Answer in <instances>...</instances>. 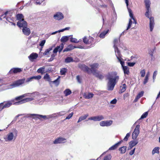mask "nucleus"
Here are the masks:
<instances>
[{
	"instance_id": "de8ad7c7",
	"label": "nucleus",
	"mask_w": 160,
	"mask_h": 160,
	"mask_svg": "<svg viewBox=\"0 0 160 160\" xmlns=\"http://www.w3.org/2000/svg\"><path fill=\"white\" fill-rule=\"evenodd\" d=\"M132 23V21L131 19H129V23L128 24V26L127 28L126 29V30H128L129 29L131 28Z\"/></svg>"
},
{
	"instance_id": "20e7f679",
	"label": "nucleus",
	"mask_w": 160,
	"mask_h": 160,
	"mask_svg": "<svg viewBox=\"0 0 160 160\" xmlns=\"http://www.w3.org/2000/svg\"><path fill=\"white\" fill-rule=\"evenodd\" d=\"M125 31L123 32L121 34L118 39L115 38L114 39L113 43H114V50L116 56L118 59V60H124L122 58V56L118 48L117 47V46L118 44V41H120V38L121 35L124 34ZM124 60H126L125 59Z\"/></svg>"
},
{
	"instance_id": "ea45409f",
	"label": "nucleus",
	"mask_w": 160,
	"mask_h": 160,
	"mask_svg": "<svg viewBox=\"0 0 160 160\" xmlns=\"http://www.w3.org/2000/svg\"><path fill=\"white\" fill-rule=\"evenodd\" d=\"M93 94L91 93H89L88 95H85V97L87 99H90L92 98L93 96Z\"/></svg>"
},
{
	"instance_id": "774afa93",
	"label": "nucleus",
	"mask_w": 160,
	"mask_h": 160,
	"mask_svg": "<svg viewBox=\"0 0 160 160\" xmlns=\"http://www.w3.org/2000/svg\"><path fill=\"white\" fill-rule=\"evenodd\" d=\"M135 148L132 150L131 151H130L129 152V153L130 155H132L135 152Z\"/></svg>"
},
{
	"instance_id": "f03ea898",
	"label": "nucleus",
	"mask_w": 160,
	"mask_h": 160,
	"mask_svg": "<svg viewBox=\"0 0 160 160\" xmlns=\"http://www.w3.org/2000/svg\"><path fill=\"white\" fill-rule=\"evenodd\" d=\"M107 78L108 80V89L110 91L112 90L115 86L119 80V77L116 72H112L108 73L107 75Z\"/></svg>"
},
{
	"instance_id": "39448f33",
	"label": "nucleus",
	"mask_w": 160,
	"mask_h": 160,
	"mask_svg": "<svg viewBox=\"0 0 160 160\" xmlns=\"http://www.w3.org/2000/svg\"><path fill=\"white\" fill-rule=\"evenodd\" d=\"M33 79V76L28 78L27 79H26L25 78H23L21 79H19L18 80L15 81L11 85V86H13L14 87H18L20 85H22L25 82H29L31 81Z\"/></svg>"
},
{
	"instance_id": "0e129e2a",
	"label": "nucleus",
	"mask_w": 160,
	"mask_h": 160,
	"mask_svg": "<svg viewBox=\"0 0 160 160\" xmlns=\"http://www.w3.org/2000/svg\"><path fill=\"white\" fill-rule=\"evenodd\" d=\"M5 102H2L0 103V111H1L4 108L3 107V103Z\"/></svg>"
},
{
	"instance_id": "e433bc0d",
	"label": "nucleus",
	"mask_w": 160,
	"mask_h": 160,
	"mask_svg": "<svg viewBox=\"0 0 160 160\" xmlns=\"http://www.w3.org/2000/svg\"><path fill=\"white\" fill-rule=\"evenodd\" d=\"M18 20L20 21V20H23L22 18H23V15L22 14H18L16 16Z\"/></svg>"
},
{
	"instance_id": "c85d7f7f",
	"label": "nucleus",
	"mask_w": 160,
	"mask_h": 160,
	"mask_svg": "<svg viewBox=\"0 0 160 160\" xmlns=\"http://www.w3.org/2000/svg\"><path fill=\"white\" fill-rule=\"evenodd\" d=\"M63 93L65 96H67L71 94L72 92L70 89H67L64 91Z\"/></svg>"
},
{
	"instance_id": "7c9ffc66",
	"label": "nucleus",
	"mask_w": 160,
	"mask_h": 160,
	"mask_svg": "<svg viewBox=\"0 0 160 160\" xmlns=\"http://www.w3.org/2000/svg\"><path fill=\"white\" fill-rule=\"evenodd\" d=\"M119 42H120V43L119 44V47L122 48V49H123L124 50H127V48L126 46V45L125 44H124L122 42H121L120 41H119Z\"/></svg>"
},
{
	"instance_id": "37998d69",
	"label": "nucleus",
	"mask_w": 160,
	"mask_h": 160,
	"mask_svg": "<svg viewBox=\"0 0 160 160\" xmlns=\"http://www.w3.org/2000/svg\"><path fill=\"white\" fill-rule=\"evenodd\" d=\"M67 69L66 68H62L60 70V73L62 75H65Z\"/></svg>"
},
{
	"instance_id": "aec40b11",
	"label": "nucleus",
	"mask_w": 160,
	"mask_h": 160,
	"mask_svg": "<svg viewBox=\"0 0 160 160\" xmlns=\"http://www.w3.org/2000/svg\"><path fill=\"white\" fill-rule=\"evenodd\" d=\"M72 36V35H70L69 36H63L61 38V41L62 42H66L69 40V38Z\"/></svg>"
},
{
	"instance_id": "4d7b16f0",
	"label": "nucleus",
	"mask_w": 160,
	"mask_h": 160,
	"mask_svg": "<svg viewBox=\"0 0 160 160\" xmlns=\"http://www.w3.org/2000/svg\"><path fill=\"white\" fill-rule=\"evenodd\" d=\"M149 79V78H148L147 76L145 77L144 80L143 82V84L145 85L148 82Z\"/></svg>"
},
{
	"instance_id": "bf43d9fd",
	"label": "nucleus",
	"mask_w": 160,
	"mask_h": 160,
	"mask_svg": "<svg viewBox=\"0 0 160 160\" xmlns=\"http://www.w3.org/2000/svg\"><path fill=\"white\" fill-rule=\"evenodd\" d=\"M6 20L10 22H11L12 21H13L12 18L10 17H7L6 18Z\"/></svg>"
},
{
	"instance_id": "a18cd8bd",
	"label": "nucleus",
	"mask_w": 160,
	"mask_h": 160,
	"mask_svg": "<svg viewBox=\"0 0 160 160\" xmlns=\"http://www.w3.org/2000/svg\"><path fill=\"white\" fill-rule=\"evenodd\" d=\"M111 157L112 156L110 154L104 157L103 160H110Z\"/></svg>"
},
{
	"instance_id": "680f3d73",
	"label": "nucleus",
	"mask_w": 160,
	"mask_h": 160,
	"mask_svg": "<svg viewBox=\"0 0 160 160\" xmlns=\"http://www.w3.org/2000/svg\"><path fill=\"white\" fill-rule=\"evenodd\" d=\"M33 79L37 80H39L41 78V76L40 75L36 76H33Z\"/></svg>"
},
{
	"instance_id": "3c124183",
	"label": "nucleus",
	"mask_w": 160,
	"mask_h": 160,
	"mask_svg": "<svg viewBox=\"0 0 160 160\" xmlns=\"http://www.w3.org/2000/svg\"><path fill=\"white\" fill-rule=\"evenodd\" d=\"M144 94L143 91H141L140 92H139L138 94L137 95V98H140L141 97H142L143 96Z\"/></svg>"
},
{
	"instance_id": "b1692460",
	"label": "nucleus",
	"mask_w": 160,
	"mask_h": 160,
	"mask_svg": "<svg viewBox=\"0 0 160 160\" xmlns=\"http://www.w3.org/2000/svg\"><path fill=\"white\" fill-rule=\"evenodd\" d=\"M138 142L137 140H133L129 142V144L131 148H132L138 144Z\"/></svg>"
},
{
	"instance_id": "6e6d98bb",
	"label": "nucleus",
	"mask_w": 160,
	"mask_h": 160,
	"mask_svg": "<svg viewBox=\"0 0 160 160\" xmlns=\"http://www.w3.org/2000/svg\"><path fill=\"white\" fill-rule=\"evenodd\" d=\"M73 112H72L71 113H70L68 116L65 119H70L73 116Z\"/></svg>"
},
{
	"instance_id": "f8f14e48",
	"label": "nucleus",
	"mask_w": 160,
	"mask_h": 160,
	"mask_svg": "<svg viewBox=\"0 0 160 160\" xmlns=\"http://www.w3.org/2000/svg\"><path fill=\"white\" fill-rule=\"evenodd\" d=\"M27 22L24 20H20V21H18L17 22V25L18 27L20 28H23L25 27H27Z\"/></svg>"
},
{
	"instance_id": "c756f323",
	"label": "nucleus",
	"mask_w": 160,
	"mask_h": 160,
	"mask_svg": "<svg viewBox=\"0 0 160 160\" xmlns=\"http://www.w3.org/2000/svg\"><path fill=\"white\" fill-rule=\"evenodd\" d=\"M123 70L124 71V73L128 75L129 74V68L128 67L125 66L124 67H123L122 68Z\"/></svg>"
},
{
	"instance_id": "9b49d317",
	"label": "nucleus",
	"mask_w": 160,
	"mask_h": 160,
	"mask_svg": "<svg viewBox=\"0 0 160 160\" xmlns=\"http://www.w3.org/2000/svg\"><path fill=\"white\" fill-rule=\"evenodd\" d=\"M112 120L103 121L100 122V125L102 127L109 126L112 124Z\"/></svg>"
},
{
	"instance_id": "cd10ccee",
	"label": "nucleus",
	"mask_w": 160,
	"mask_h": 160,
	"mask_svg": "<svg viewBox=\"0 0 160 160\" xmlns=\"http://www.w3.org/2000/svg\"><path fill=\"white\" fill-rule=\"evenodd\" d=\"M8 13V12H6L2 15H1L0 17V20H2L4 21H5V20H6V18H7L6 15Z\"/></svg>"
},
{
	"instance_id": "dca6fc26",
	"label": "nucleus",
	"mask_w": 160,
	"mask_h": 160,
	"mask_svg": "<svg viewBox=\"0 0 160 160\" xmlns=\"http://www.w3.org/2000/svg\"><path fill=\"white\" fill-rule=\"evenodd\" d=\"M33 100V98H28L24 99L22 100L19 101L18 102V104H22L27 102L31 101Z\"/></svg>"
},
{
	"instance_id": "7ed1b4c3",
	"label": "nucleus",
	"mask_w": 160,
	"mask_h": 160,
	"mask_svg": "<svg viewBox=\"0 0 160 160\" xmlns=\"http://www.w3.org/2000/svg\"><path fill=\"white\" fill-rule=\"evenodd\" d=\"M144 2L146 8V12L145 13V15L146 17L149 19L150 29V31L152 32L154 27L155 22L154 17H149V13L151 11L150 5L151 2L149 0H145Z\"/></svg>"
},
{
	"instance_id": "6e6552de",
	"label": "nucleus",
	"mask_w": 160,
	"mask_h": 160,
	"mask_svg": "<svg viewBox=\"0 0 160 160\" xmlns=\"http://www.w3.org/2000/svg\"><path fill=\"white\" fill-rule=\"evenodd\" d=\"M125 0V3L126 4V5H127L128 10V11L129 13V16L133 20V21H134L133 23H134L136 24L137 23V21H136L135 18H134V17L133 16V14L132 12V11L129 8H128V0Z\"/></svg>"
},
{
	"instance_id": "423d86ee",
	"label": "nucleus",
	"mask_w": 160,
	"mask_h": 160,
	"mask_svg": "<svg viewBox=\"0 0 160 160\" xmlns=\"http://www.w3.org/2000/svg\"><path fill=\"white\" fill-rule=\"evenodd\" d=\"M3 103V107L4 108H8L10 107L12 104L14 105H18V102H14V100H12L11 101H8L6 102Z\"/></svg>"
},
{
	"instance_id": "9d476101",
	"label": "nucleus",
	"mask_w": 160,
	"mask_h": 160,
	"mask_svg": "<svg viewBox=\"0 0 160 160\" xmlns=\"http://www.w3.org/2000/svg\"><path fill=\"white\" fill-rule=\"evenodd\" d=\"M22 71L21 68H12L9 72L8 74H16L18 73H20Z\"/></svg>"
},
{
	"instance_id": "79ce46f5",
	"label": "nucleus",
	"mask_w": 160,
	"mask_h": 160,
	"mask_svg": "<svg viewBox=\"0 0 160 160\" xmlns=\"http://www.w3.org/2000/svg\"><path fill=\"white\" fill-rule=\"evenodd\" d=\"M83 41V42L86 44L88 45V38H87V37L85 36H84L82 39Z\"/></svg>"
},
{
	"instance_id": "338daca9",
	"label": "nucleus",
	"mask_w": 160,
	"mask_h": 160,
	"mask_svg": "<svg viewBox=\"0 0 160 160\" xmlns=\"http://www.w3.org/2000/svg\"><path fill=\"white\" fill-rule=\"evenodd\" d=\"M76 78L77 81L79 83H81V79L79 75L77 76L76 77Z\"/></svg>"
},
{
	"instance_id": "603ef678",
	"label": "nucleus",
	"mask_w": 160,
	"mask_h": 160,
	"mask_svg": "<svg viewBox=\"0 0 160 160\" xmlns=\"http://www.w3.org/2000/svg\"><path fill=\"white\" fill-rule=\"evenodd\" d=\"M139 57L137 55H134L133 56H132L131 57V59H139V58H138Z\"/></svg>"
},
{
	"instance_id": "f3484780",
	"label": "nucleus",
	"mask_w": 160,
	"mask_h": 160,
	"mask_svg": "<svg viewBox=\"0 0 160 160\" xmlns=\"http://www.w3.org/2000/svg\"><path fill=\"white\" fill-rule=\"evenodd\" d=\"M22 31L23 33L25 35L28 36L30 34L31 32L29 28L25 27L23 28Z\"/></svg>"
},
{
	"instance_id": "58836bf2",
	"label": "nucleus",
	"mask_w": 160,
	"mask_h": 160,
	"mask_svg": "<svg viewBox=\"0 0 160 160\" xmlns=\"http://www.w3.org/2000/svg\"><path fill=\"white\" fill-rule=\"evenodd\" d=\"M148 112H146L144 113L141 116V118L138 119V120H139L141 119H143L144 118L148 116Z\"/></svg>"
},
{
	"instance_id": "052dcab7",
	"label": "nucleus",
	"mask_w": 160,
	"mask_h": 160,
	"mask_svg": "<svg viewBox=\"0 0 160 160\" xmlns=\"http://www.w3.org/2000/svg\"><path fill=\"white\" fill-rule=\"evenodd\" d=\"M68 46L70 50H71L74 49V48H76L75 46H73L72 44H70L69 45H68Z\"/></svg>"
},
{
	"instance_id": "0eeeda50",
	"label": "nucleus",
	"mask_w": 160,
	"mask_h": 160,
	"mask_svg": "<svg viewBox=\"0 0 160 160\" xmlns=\"http://www.w3.org/2000/svg\"><path fill=\"white\" fill-rule=\"evenodd\" d=\"M139 125H137L132 133V137L133 139H135L138 136L139 132Z\"/></svg>"
},
{
	"instance_id": "69168bd1",
	"label": "nucleus",
	"mask_w": 160,
	"mask_h": 160,
	"mask_svg": "<svg viewBox=\"0 0 160 160\" xmlns=\"http://www.w3.org/2000/svg\"><path fill=\"white\" fill-rule=\"evenodd\" d=\"M117 102V99H116L115 98V99H113L111 101L110 103L111 104H115Z\"/></svg>"
},
{
	"instance_id": "2eb2a0df",
	"label": "nucleus",
	"mask_w": 160,
	"mask_h": 160,
	"mask_svg": "<svg viewBox=\"0 0 160 160\" xmlns=\"http://www.w3.org/2000/svg\"><path fill=\"white\" fill-rule=\"evenodd\" d=\"M94 38L92 37L89 36L88 38V45H90L89 46H88V48H90L94 45Z\"/></svg>"
},
{
	"instance_id": "5fc2aeb1",
	"label": "nucleus",
	"mask_w": 160,
	"mask_h": 160,
	"mask_svg": "<svg viewBox=\"0 0 160 160\" xmlns=\"http://www.w3.org/2000/svg\"><path fill=\"white\" fill-rule=\"evenodd\" d=\"M135 63H136L134 62H128L127 63L129 67L133 66Z\"/></svg>"
},
{
	"instance_id": "4c0bfd02",
	"label": "nucleus",
	"mask_w": 160,
	"mask_h": 160,
	"mask_svg": "<svg viewBox=\"0 0 160 160\" xmlns=\"http://www.w3.org/2000/svg\"><path fill=\"white\" fill-rule=\"evenodd\" d=\"M64 47V44L63 43H61L60 45L57 46L56 48H58V51L60 52L62 50Z\"/></svg>"
},
{
	"instance_id": "473e14b6",
	"label": "nucleus",
	"mask_w": 160,
	"mask_h": 160,
	"mask_svg": "<svg viewBox=\"0 0 160 160\" xmlns=\"http://www.w3.org/2000/svg\"><path fill=\"white\" fill-rule=\"evenodd\" d=\"M88 116V114L85 115L83 116H81L79 118V119L78 121V122H79L82 121L85 119Z\"/></svg>"
},
{
	"instance_id": "8fccbe9b",
	"label": "nucleus",
	"mask_w": 160,
	"mask_h": 160,
	"mask_svg": "<svg viewBox=\"0 0 160 160\" xmlns=\"http://www.w3.org/2000/svg\"><path fill=\"white\" fill-rule=\"evenodd\" d=\"M140 73L142 77H143L145 76V71L144 69L141 70L140 72Z\"/></svg>"
},
{
	"instance_id": "13d9d810",
	"label": "nucleus",
	"mask_w": 160,
	"mask_h": 160,
	"mask_svg": "<svg viewBox=\"0 0 160 160\" xmlns=\"http://www.w3.org/2000/svg\"><path fill=\"white\" fill-rule=\"evenodd\" d=\"M45 42L46 40H42L40 43L39 45L41 47L43 46L44 45Z\"/></svg>"
},
{
	"instance_id": "4be33fe9",
	"label": "nucleus",
	"mask_w": 160,
	"mask_h": 160,
	"mask_svg": "<svg viewBox=\"0 0 160 160\" xmlns=\"http://www.w3.org/2000/svg\"><path fill=\"white\" fill-rule=\"evenodd\" d=\"M32 117L35 116L34 118H38L39 119H41L42 118H43L44 119H46V116L45 115L43 116L38 114H32Z\"/></svg>"
},
{
	"instance_id": "4468645a",
	"label": "nucleus",
	"mask_w": 160,
	"mask_h": 160,
	"mask_svg": "<svg viewBox=\"0 0 160 160\" xmlns=\"http://www.w3.org/2000/svg\"><path fill=\"white\" fill-rule=\"evenodd\" d=\"M104 119V117L102 115L98 116H97L91 117L88 118V120H92L94 121H100Z\"/></svg>"
},
{
	"instance_id": "09e8293b",
	"label": "nucleus",
	"mask_w": 160,
	"mask_h": 160,
	"mask_svg": "<svg viewBox=\"0 0 160 160\" xmlns=\"http://www.w3.org/2000/svg\"><path fill=\"white\" fill-rule=\"evenodd\" d=\"M76 48H78L80 49H86L88 48V46H85L82 45H79L78 46H76Z\"/></svg>"
},
{
	"instance_id": "864d4df0",
	"label": "nucleus",
	"mask_w": 160,
	"mask_h": 160,
	"mask_svg": "<svg viewBox=\"0 0 160 160\" xmlns=\"http://www.w3.org/2000/svg\"><path fill=\"white\" fill-rule=\"evenodd\" d=\"M130 136V134L129 133H127L126 134V136L123 139V140L125 141H128V138Z\"/></svg>"
},
{
	"instance_id": "412c9836",
	"label": "nucleus",
	"mask_w": 160,
	"mask_h": 160,
	"mask_svg": "<svg viewBox=\"0 0 160 160\" xmlns=\"http://www.w3.org/2000/svg\"><path fill=\"white\" fill-rule=\"evenodd\" d=\"M121 88L119 91V93H122L124 92L126 90L127 88V86L125 83L122 84V86H121Z\"/></svg>"
},
{
	"instance_id": "393cba45",
	"label": "nucleus",
	"mask_w": 160,
	"mask_h": 160,
	"mask_svg": "<svg viewBox=\"0 0 160 160\" xmlns=\"http://www.w3.org/2000/svg\"><path fill=\"white\" fill-rule=\"evenodd\" d=\"M127 149V147L123 146L120 147L119 149V150L120 151L121 154H123L125 153Z\"/></svg>"
},
{
	"instance_id": "a19ab883",
	"label": "nucleus",
	"mask_w": 160,
	"mask_h": 160,
	"mask_svg": "<svg viewBox=\"0 0 160 160\" xmlns=\"http://www.w3.org/2000/svg\"><path fill=\"white\" fill-rule=\"evenodd\" d=\"M52 49V48L51 47L46 50L43 53V55H47L49 52Z\"/></svg>"
},
{
	"instance_id": "bb28decb",
	"label": "nucleus",
	"mask_w": 160,
	"mask_h": 160,
	"mask_svg": "<svg viewBox=\"0 0 160 160\" xmlns=\"http://www.w3.org/2000/svg\"><path fill=\"white\" fill-rule=\"evenodd\" d=\"M108 1L109 2V3H110V5L111 6V7L112 8V9L113 11V12H114V17H115V19H116V17H117V15H116V13L115 12V8L114 7V6H113V5L111 1V0H108Z\"/></svg>"
},
{
	"instance_id": "6ab92c4d",
	"label": "nucleus",
	"mask_w": 160,
	"mask_h": 160,
	"mask_svg": "<svg viewBox=\"0 0 160 160\" xmlns=\"http://www.w3.org/2000/svg\"><path fill=\"white\" fill-rule=\"evenodd\" d=\"M38 54L33 52L28 57V58L30 60H33L36 59L38 57Z\"/></svg>"
},
{
	"instance_id": "72a5a7b5",
	"label": "nucleus",
	"mask_w": 160,
	"mask_h": 160,
	"mask_svg": "<svg viewBox=\"0 0 160 160\" xmlns=\"http://www.w3.org/2000/svg\"><path fill=\"white\" fill-rule=\"evenodd\" d=\"M70 42H72L77 43L80 42V41H78L76 38H73L72 36V37H70Z\"/></svg>"
},
{
	"instance_id": "ddd939ff",
	"label": "nucleus",
	"mask_w": 160,
	"mask_h": 160,
	"mask_svg": "<svg viewBox=\"0 0 160 160\" xmlns=\"http://www.w3.org/2000/svg\"><path fill=\"white\" fill-rule=\"evenodd\" d=\"M66 139L62 137H59L56 139L53 142L54 144L60 143L65 142Z\"/></svg>"
},
{
	"instance_id": "f704fd0d",
	"label": "nucleus",
	"mask_w": 160,
	"mask_h": 160,
	"mask_svg": "<svg viewBox=\"0 0 160 160\" xmlns=\"http://www.w3.org/2000/svg\"><path fill=\"white\" fill-rule=\"evenodd\" d=\"M60 77H58V78L54 81L52 82L53 83L55 84L56 86H58L60 83L59 79Z\"/></svg>"
},
{
	"instance_id": "1a4fd4ad",
	"label": "nucleus",
	"mask_w": 160,
	"mask_h": 160,
	"mask_svg": "<svg viewBox=\"0 0 160 160\" xmlns=\"http://www.w3.org/2000/svg\"><path fill=\"white\" fill-rule=\"evenodd\" d=\"M54 18L58 20H60L64 18L63 14L61 12H57L53 16Z\"/></svg>"
},
{
	"instance_id": "c03bdc74",
	"label": "nucleus",
	"mask_w": 160,
	"mask_h": 160,
	"mask_svg": "<svg viewBox=\"0 0 160 160\" xmlns=\"http://www.w3.org/2000/svg\"><path fill=\"white\" fill-rule=\"evenodd\" d=\"M24 97V95H22L19 96V97H16L15 98V99H14V102H15V100H16V101L20 100V101H21V100H22V99Z\"/></svg>"
},
{
	"instance_id": "e2e57ef3",
	"label": "nucleus",
	"mask_w": 160,
	"mask_h": 160,
	"mask_svg": "<svg viewBox=\"0 0 160 160\" xmlns=\"http://www.w3.org/2000/svg\"><path fill=\"white\" fill-rule=\"evenodd\" d=\"M64 114V111H62L61 112H59L57 113V114L58 116H61L63 115Z\"/></svg>"
},
{
	"instance_id": "2f4dec72",
	"label": "nucleus",
	"mask_w": 160,
	"mask_h": 160,
	"mask_svg": "<svg viewBox=\"0 0 160 160\" xmlns=\"http://www.w3.org/2000/svg\"><path fill=\"white\" fill-rule=\"evenodd\" d=\"M159 147H156L155 148L153 149L152 151V154L153 155L155 153H159Z\"/></svg>"
},
{
	"instance_id": "5701e85b",
	"label": "nucleus",
	"mask_w": 160,
	"mask_h": 160,
	"mask_svg": "<svg viewBox=\"0 0 160 160\" xmlns=\"http://www.w3.org/2000/svg\"><path fill=\"white\" fill-rule=\"evenodd\" d=\"M109 29H108L106 31H104L100 33L99 35V37L102 38H104L105 36L109 32Z\"/></svg>"
},
{
	"instance_id": "c9c22d12",
	"label": "nucleus",
	"mask_w": 160,
	"mask_h": 160,
	"mask_svg": "<svg viewBox=\"0 0 160 160\" xmlns=\"http://www.w3.org/2000/svg\"><path fill=\"white\" fill-rule=\"evenodd\" d=\"M13 138V135L12 132L9 133L8 135V139L9 141L12 140Z\"/></svg>"
},
{
	"instance_id": "49530a36",
	"label": "nucleus",
	"mask_w": 160,
	"mask_h": 160,
	"mask_svg": "<svg viewBox=\"0 0 160 160\" xmlns=\"http://www.w3.org/2000/svg\"><path fill=\"white\" fill-rule=\"evenodd\" d=\"M44 68H39L37 70L38 73H42L44 71Z\"/></svg>"
},
{
	"instance_id": "f257e3e1",
	"label": "nucleus",
	"mask_w": 160,
	"mask_h": 160,
	"mask_svg": "<svg viewBox=\"0 0 160 160\" xmlns=\"http://www.w3.org/2000/svg\"><path fill=\"white\" fill-rule=\"evenodd\" d=\"M89 66L91 67L90 68L84 64H79L78 65L79 68L84 72L89 74L92 73L96 77L101 80L104 78V76L103 74L97 70L99 67L98 63H94L90 65Z\"/></svg>"
},
{
	"instance_id": "a878e982",
	"label": "nucleus",
	"mask_w": 160,
	"mask_h": 160,
	"mask_svg": "<svg viewBox=\"0 0 160 160\" xmlns=\"http://www.w3.org/2000/svg\"><path fill=\"white\" fill-rule=\"evenodd\" d=\"M43 79L46 81H48L49 82H51V78L50 77L49 75L48 74H46L43 77Z\"/></svg>"
},
{
	"instance_id": "a211bd4d",
	"label": "nucleus",
	"mask_w": 160,
	"mask_h": 160,
	"mask_svg": "<svg viewBox=\"0 0 160 160\" xmlns=\"http://www.w3.org/2000/svg\"><path fill=\"white\" fill-rule=\"evenodd\" d=\"M122 140L121 141H119L117 143L113 145L112 146V147H110L109 150H114L116 149L119 146V145H120L121 143L122 142Z\"/></svg>"
}]
</instances>
